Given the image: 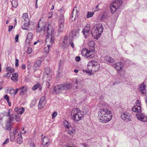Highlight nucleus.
I'll list each match as a JSON object with an SVG mask.
<instances>
[{
	"label": "nucleus",
	"mask_w": 147,
	"mask_h": 147,
	"mask_svg": "<svg viewBox=\"0 0 147 147\" xmlns=\"http://www.w3.org/2000/svg\"><path fill=\"white\" fill-rule=\"evenodd\" d=\"M42 20V18L40 20L36 28V31L37 32L42 33V34H44V32L46 33V42L48 49L46 47L44 49L45 51L47 53L49 52V48L54 43L55 34L54 30L51 26L48 24H46Z\"/></svg>",
	"instance_id": "f257e3e1"
},
{
	"label": "nucleus",
	"mask_w": 147,
	"mask_h": 147,
	"mask_svg": "<svg viewBox=\"0 0 147 147\" xmlns=\"http://www.w3.org/2000/svg\"><path fill=\"white\" fill-rule=\"evenodd\" d=\"M98 117L100 122L102 123H106L109 121L112 117L111 111L106 108H102L99 110Z\"/></svg>",
	"instance_id": "f03ea898"
},
{
	"label": "nucleus",
	"mask_w": 147,
	"mask_h": 147,
	"mask_svg": "<svg viewBox=\"0 0 147 147\" xmlns=\"http://www.w3.org/2000/svg\"><path fill=\"white\" fill-rule=\"evenodd\" d=\"M94 42L93 41H90L88 45L89 49L88 50H82V55L85 57L88 58H92L94 57V50L95 49L94 47Z\"/></svg>",
	"instance_id": "7ed1b4c3"
},
{
	"label": "nucleus",
	"mask_w": 147,
	"mask_h": 147,
	"mask_svg": "<svg viewBox=\"0 0 147 147\" xmlns=\"http://www.w3.org/2000/svg\"><path fill=\"white\" fill-rule=\"evenodd\" d=\"M103 31L102 25L100 23L94 26L91 30V33L94 38L98 39L100 36Z\"/></svg>",
	"instance_id": "20e7f679"
},
{
	"label": "nucleus",
	"mask_w": 147,
	"mask_h": 147,
	"mask_svg": "<svg viewBox=\"0 0 147 147\" xmlns=\"http://www.w3.org/2000/svg\"><path fill=\"white\" fill-rule=\"evenodd\" d=\"M72 88V84L71 83H66L58 85L54 87L53 91L55 94H58L64 90L70 89Z\"/></svg>",
	"instance_id": "39448f33"
},
{
	"label": "nucleus",
	"mask_w": 147,
	"mask_h": 147,
	"mask_svg": "<svg viewBox=\"0 0 147 147\" xmlns=\"http://www.w3.org/2000/svg\"><path fill=\"white\" fill-rule=\"evenodd\" d=\"M87 67L89 72H90V76L92 74L91 73L92 71L96 72L99 70L100 65L97 61L92 60L88 62Z\"/></svg>",
	"instance_id": "423d86ee"
},
{
	"label": "nucleus",
	"mask_w": 147,
	"mask_h": 147,
	"mask_svg": "<svg viewBox=\"0 0 147 147\" xmlns=\"http://www.w3.org/2000/svg\"><path fill=\"white\" fill-rule=\"evenodd\" d=\"M71 116L73 120L75 121H78L83 118V115L78 108H76L71 111Z\"/></svg>",
	"instance_id": "0eeeda50"
},
{
	"label": "nucleus",
	"mask_w": 147,
	"mask_h": 147,
	"mask_svg": "<svg viewBox=\"0 0 147 147\" xmlns=\"http://www.w3.org/2000/svg\"><path fill=\"white\" fill-rule=\"evenodd\" d=\"M123 1L121 0H117L114 1L111 5L110 8L112 14L114 13L119 9L122 5Z\"/></svg>",
	"instance_id": "6e6552de"
},
{
	"label": "nucleus",
	"mask_w": 147,
	"mask_h": 147,
	"mask_svg": "<svg viewBox=\"0 0 147 147\" xmlns=\"http://www.w3.org/2000/svg\"><path fill=\"white\" fill-rule=\"evenodd\" d=\"M131 117L130 114L127 111H124L121 113V118L125 121L128 122L130 121Z\"/></svg>",
	"instance_id": "1a4fd4ad"
},
{
	"label": "nucleus",
	"mask_w": 147,
	"mask_h": 147,
	"mask_svg": "<svg viewBox=\"0 0 147 147\" xmlns=\"http://www.w3.org/2000/svg\"><path fill=\"white\" fill-rule=\"evenodd\" d=\"M136 116L139 120L144 122L147 121V116L145 114L140 113L136 114Z\"/></svg>",
	"instance_id": "9d476101"
},
{
	"label": "nucleus",
	"mask_w": 147,
	"mask_h": 147,
	"mask_svg": "<svg viewBox=\"0 0 147 147\" xmlns=\"http://www.w3.org/2000/svg\"><path fill=\"white\" fill-rule=\"evenodd\" d=\"M18 130L16 129L13 132H10V139L11 141L14 142L16 141V138L20 134V133H18Z\"/></svg>",
	"instance_id": "9b49d317"
},
{
	"label": "nucleus",
	"mask_w": 147,
	"mask_h": 147,
	"mask_svg": "<svg viewBox=\"0 0 147 147\" xmlns=\"http://www.w3.org/2000/svg\"><path fill=\"white\" fill-rule=\"evenodd\" d=\"M132 110L134 112L137 113L140 112L141 111V104L138 100H136V105L132 108Z\"/></svg>",
	"instance_id": "f8f14e48"
},
{
	"label": "nucleus",
	"mask_w": 147,
	"mask_h": 147,
	"mask_svg": "<svg viewBox=\"0 0 147 147\" xmlns=\"http://www.w3.org/2000/svg\"><path fill=\"white\" fill-rule=\"evenodd\" d=\"M90 29V26L88 24H87L83 29L82 32L85 38H87L89 35Z\"/></svg>",
	"instance_id": "ddd939ff"
},
{
	"label": "nucleus",
	"mask_w": 147,
	"mask_h": 147,
	"mask_svg": "<svg viewBox=\"0 0 147 147\" xmlns=\"http://www.w3.org/2000/svg\"><path fill=\"white\" fill-rule=\"evenodd\" d=\"M45 96H42L41 97L38 106L39 109H42L45 105L46 104V101L45 100Z\"/></svg>",
	"instance_id": "4468645a"
},
{
	"label": "nucleus",
	"mask_w": 147,
	"mask_h": 147,
	"mask_svg": "<svg viewBox=\"0 0 147 147\" xmlns=\"http://www.w3.org/2000/svg\"><path fill=\"white\" fill-rule=\"evenodd\" d=\"M123 66V64L122 62L117 63L113 65V66L118 71L122 70Z\"/></svg>",
	"instance_id": "2eb2a0df"
},
{
	"label": "nucleus",
	"mask_w": 147,
	"mask_h": 147,
	"mask_svg": "<svg viewBox=\"0 0 147 147\" xmlns=\"http://www.w3.org/2000/svg\"><path fill=\"white\" fill-rule=\"evenodd\" d=\"M42 144L43 146H45L47 145H49L51 141L49 138L45 136L42 138Z\"/></svg>",
	"instance_id": "dca6fc26"
},
{
	"label": "nucleus",
	"mask_w": 147,
	"mask_h": 147,
	"mask_svg": "<svg viewBox=\"0 0 147 147\" xmlns=\"http://www.w3.org/2000/svg\"><path fill=\"white\" fill-rule=\"evenodd\" d=\"M79 35V31L78 30H74L71 32L70 34L69 38L72 39L75 36H78Z\"/></svg>",
	"instance_id": "f3484780"
},
{
	"label": "nucleus",
	"mask_w": 147,
	"mask_h": 147,
	"mask_svg": "<svg viewBox=\"0 0 147 147\" xmlns=\"http://www.w3.org/2000/svg\"><path fill=\"white\" fill-rule=\"evenodd\" d=\"M146 86L143 83L140 85L139 88V91L143 94H145L146 92Z\"/></svg>",
	"instance_id": "a211bd4d"
},
{
	"label": "nucleus",
	"mask_w": 147,
	"mask_h": 147,
	"mask_svg": "<svg viewBox=\"0 0 147 147\" xmlns=\"http://www.w3.org/2000/svg\"><path fill=\"white\" fill-rule=\"evenodd\" d=\"M42 61L40 60H38L34 64L33 68L35 70L37 69L38 67H40L41 65Z\"/></svg>",
	"instance_id": "6ab92c4d"
},
{
	"label": "nucleus",
	"mask_w": 147,
	"mask_h": 147,
	"mask_svg": "<svg viewBox=\"0 0 147 147\" xmlns=\"http://www.w3.org/2000/svg\"><path fill=\"white\" fill-rule=\"evenodd\" d=\"M59 11L60 13V15L59 18V21H64L65 19L64 14L65 13V11L63 10V8H61Z\"/></svg>",
	"instance_id": "aec40b11"
},
{
	"label": "nucleus",
	"mask_w": 147,
	"mask_h": 147,
	"mask_svg": "<svg viewBox=\"0 0 147 147\" xmlns=\"http://www.w3.org/2000/svg\"><path fill=\"white\" fill-rule=\"evenodd\" d=\"M76 8L75 7L73 9L72 14L71 15V16L70 18V20L73 21L76 18V16L77 14V11H75V9Z\"/></svg>",
	"instance_id": "412c9836"
},
{
	"label": "nucleus",
	"mask_w": 147,
	"mask_h": 147,
	"mask_svg": "<svg viewBox=\"0 0 147 147\" xmlns=\"http://www.w3.org/2000/svg\"><path fill=\"white\" fill-rule=\"evenodd\" d=\"M33 38V34L32 33L30 32L28 33L27 35V39L26 40V42L30 44V41L32 40Z\"/></svg>",
	"instance_id": "4be33fe9"
},
{
	"label": "nucleus",
	"mask_w": 147,
	"mask_h": 147,
	"mask_svg": "<svg viewBox=\"0 0 147 147\" xmlns=\"http://www.w3.org/2000/svg\"><path fill=\"white\" fill-rule=\"evenodd\" d=\"M16 115L14 114H10V115L9 116V117L8 119L9 120H8V123H11L12 121L15 120Z\"/></svg>",
	"instance_id": "5701e85b"
},
{
	"label": "nucleus",
	"mask_w": 147,
	"mask_h": 147,
	"mask_svg": "<svg viewBox=\"0 0 147 147\" xmlns=\"http://www.w3.org/2000/svg\"><path fill=\"white\" fill-rule=\"evenodd\" d=\"M69 46L67 42L66 41H63L60 44V46L64 50L67 49Z\"/></svg>",
	"instance_id": "b1692460"
},
{
	"label": "nucleus",
	"mask_w": 147,
	"mask_h": 147,
	"mask_svg": "<svg viewBox=\"0 0 147 147\" xmlns=\"http://www.w3.org/2000/svg\"><path fill=\"white\" fill-rule=\"evenodd\" d=\"M30 22L29 20L28 22L24 21V22L25 23L22 26V28L23 29L26 30H28L29 29L28 27L30 25Z\"/></svg>",
	"instance_id": "393cba45"
},
{
	"label": "nucleus",
	"mask_w": 147,
	"mask_h": 147,
	"mask_svg": "<svg viewBox=\"0 0 147 147\" xmlns=\"http://www.w3.org/2000/svg\"><path fill=\"white\" fill-rule=\"evenodd\" d=\"M45 75L50 77L51 75L50 68L49 67H47L45 69Z\"/></svg>",
	"instance_id": "a878e982"
},
{
	"label": "nucleus",
	"mask_w": 147,
	"mask_h": 147,
	"mask_svg": "<svg viewBox=\"0 0 147 147\" xmlns=\"http://www.w3.org/2000/svg\"><path fill=\"white\" fill-rule=\"evenodd\" d=\"M20 90V89L17 88L15 90L12 88H11L9 90V93L11 95L13 94L16 95L18 91Z\"/></svg>",
	"instance_id": "bb28decb"
},
{
	"label": "nucleus",
	"mask_w": 147,
	"mask_h": 147,
	"mask_svg": "<svg viewBox=\"0 0 147 147\" xmlns=\"http://www.w3.org/2000/svg\"><path fill=\"white\" fill-rule=\"evenodd\" d=\"M104 60L106 62L113 63L114 62L113 59L110 56H106L105 57Z\"/></svg>",
	"instance_id": "cd10ccee"
},
{
	"label": "nucleus",
	"mask_w": 147,
	"mask_h": 147,
	"mask_svg": "<svg viewBox=\"0 0 147 147\" xmlns=\"http://www.w3.org/2000/svg\"><path fill=\"white\" fill-rule=\"evenodd\" d=\"M22 18L23 22V20L27 22H28L29 20L28 18V14L27 13H24Z\"/></svg>",
	"instance_id": "c85d7f7f"
},
{
	"label": "nucleus",
	"mask_w": 147,
	"mask_h": 147,
	"mask_svg": "<svg viewBox=\"0 0 147 147\" xmlns=\"http://www.w3.org/2000/svg\"><path fill=\"white\" fill-rule=\"evenodd\" d=\"M63 123L64 126L67 129H69L71 127L70 124L66 120H65L63 121Z\"/></svg>",
	"instance_id": "c756f323"
},
{
	"label": "nucleus",
	"mask_w": 147,
	"mask_h": 147,
	"mask_svg": "<svg viewBox=\"0 0 147 147\" xmlns=\"http://www.w3.org/2000/svg\"><path fill=\"white\" fill-rule=\"evenodd\" d=\"M19 89H20V90H21V91L20 92V94L21 95H23L27 90L26 87L24 86L22 87Z\"/></svg>",
	"instance_id": "7c9ffc66"
},
{
	"label": "nucleus",
	"mask_w": 147,
	"mask_h": 147,
	"mask_svg": "<svg viewBox=\"0 0 147 147\" xmlns=\"http://www.w3.org/2000/svg\"><path fill=\"white\" fill-rule=\"evenodd\" d=\"M17 142L19 144H21L22 142V138L21 134H19L17 138Z\"/></svg>",
	"instance_id": "2f4dec72"
},
{
	"label": "nucleus",
	"mask_w": 147,
	"mask_h": 147,
	"mask_svg": "<svg viewBox=\"0 0 147 147\" xmlns=\"http://www.w3.org/2000/svg\"><path fill=\"white\" fill-rule=\"evenodd\" d=\"M12 7L14 8H16L18 5L17 0H13L12 2Z\"/></svg>",
	"instance_id": "473e14b6"
},
{
	"label": "nucleus",
	"mask_w": 147,
	"mask_h": 147,
	"mask_svg": "<svg viewBox=\"0 0 147 147\" xmlns=\"http://www.w3.org/2000/svg\"><path fill=\"white\" fill-rule=\"evenodd\" d=\"M11 123H8V121H7L5 124V129L7 131H9L11 129Z\"/></svg>",
	"instance_id": "72a5a7b5"
},
{
	"label": "nucleus",
	"mask_w": 147,
	"mask_h": 147,
	"mask_svg": "<svg viewBox=\"0 0 147 147\" xmlns=\"http://www.w3.org/2000/svg\"><path fill=\"white\" fill-rule=\"evenodd\" d=\"M40 84L38 83L34 85L32 88V89L33 90H36L38 88H40Z\"/></svg>",
	"instance_id": "f704fd0d"
},
{
	"label": "nucleus",
	"mask_w": 147,
	"mask_h": 147,
	"mask_svg": "<svg viewBox=\"0 0 147 147\" xmlns=\"http://www.w3.org/2000/svg\"><path fill=\"white\" fill-rule=\"evenodd\" d=\"M6 69L7 71H9L10 73L13 72L15 70L14 68L8 67L6 68Z\"/></svg>",
	"instance_id": "c9c22d12"
},
{
	"label": "nucleus",
	"mask_w": 147,
	"mask_h": 147,
	"mask_svg": "<svg viewBox=\"0 0 147 147\" xmlns=\"http://www.w3.org/2000/svg\"><path fill=\"white\" fill-rule=\"evenodd\" d=\"M64 26L61 25H59V28L58 30L59 32H62L63 31L64 28Z\"/></svg>",
	"instance_id": "e433bc0d"
},
{
	"label": "nucleus",
	"mask_w": 147,
	"mask_h": 147,
	"mask_svg": "<svg viewBox=\"0 0 147 147\" xmlns=\"http://www.w3.org/2000/svg\"><path fill=\"white\" fill-rule=\"evenodd\" d=\"M94 13L93 12H88L87 15V18H89L91 17L94 15Z\"/></svg>",
	"instance_id": "4c0bfd02"
},
{
	"label": "nucleus",
	"mask_w": 147,
	"mask_h": 147,
	"mask_svg": "<svg viewBox=\"0 0 147 147\" xmlns=\"http://www.w3.org/2000/svg\"><path fill=\"white\" fill-rule=\"evenodd\" d=\"M16 117L15 120H16V121L18 122L20 121L21 120V117L19 115H16Z\"/></svg>",
	"instance_id": "58836bf2"
},
{
	"label": "nucleus",
	"mask_w": 147,
	"mask_h": 147,
	"mask_svg": "<svg viewBox=\"0 0 147 147\" xmlns=\"http://www.w3.org/2000/svg\"><path fill=\"white\" fill-rule=\"evenodd\" d=\"M70 39V40L69 41V43L71 47L72 48H74V42L72 40V38H71V39Z\"/></svg>",
	"instance_id": "ea45409f"
},
{
	"label": "nucleus",
	"mask_w": 147,
	"mask_h": 147,
	"mask_svg": "<svg viewBox=\"0 0 147 147\" xmlns=\"http://www.w3.org/2000/svg\"><path fill=\"white\" fill-rule=\"evenodd\" d=\"M32 51V48L30 47H28L27 50V53L29 54H31Z\"/></svg>",
	"instance_id": "a19ab883"
},
{
	"label": "nucleus",
	"mask_w": 147,
	"mask_h": 147,
	"mask_svg": "<svg viewBox=\"0 0 147 147\" xmlns=\"http://www.w3.org/2000/svg\"><path fill=\"white\" fill-rule=\"evenodd\" d=\"M106 14L105 13H104L103 14L102 16L101 17L100 20H102L104 19H106Z\"/></svg>",
	"instance_id": "79ce46f5"
},
{
	"label": "nucleus",
	"mask_w": 147,
	"mask_h": 147,
	"mask_svg": "<svg viewBox=\"0 0 147 147\" xmlns=\"http://www.w3.org/2000/svg\"><path fill=\"white\" fill-rule=\"evenodd\" d=\"M11 73L9 72H8L7 73L3 75V77L6 78V77H9L10 76Z\"/></svg>",
	"instance_id": "37998d69"
},
{
	"label": "nucleus",
	"mask_w": 147,
	"mask_h": 147,
	"mask_svg": "<svg viewBox=\"0 0 147 147\" xmlns=\"http://www.w3.org/2000/svg\"><path fill=\"white\" fill-rule=\"evenodd\" d=\"M11 80L14 82H17L18 80V78L15 77H12L11 78Z\"/></svg>",
	"instance_id": "c03bdc74"
},
{
	"label": "nucleus",
	"mask_w": 147,
	"mask_h": 147,
	"mask_svg": "<svg viewBox=\"0 0 147 147\" xmlns=\"http://www.w3.org/2000/svg\"><path fill=\"white\" fill-rule=\"evenodd\" d=\"M4 99L6 100L7 102H8L9 101V98L7 95H6L4 96Z\"/></svg>",
	"instance_id": "a18cd8bd"
},
{
	"label": "nucleus",
	"mask_w": 147,
	"mask_h": 147,
	"mask_svg": "<svg viewBox=\"0 0 147 147\" xmlns=\"http://www.w3.org/2000/svg\"><path fill=\"white\" fill-rule=\"evenodd\" d=\"M57 113L56 111L54 112L52 115V118L53 119L57 115Z\"/></svg>",
	"instance_id": "49530a36"
},
{
	"label": "nucleus",
	"mask_w": 147,
	"mask_h": 147,
	"mask_svg": "<svg viewBox=\"0 0 147 147\" xmlns=\"http://www.w3.org/2000/svg\"><path fill=\"white\" fill-rule=\"evenodd\" d=\"M18 74L17 73H15L12 74V77H15L18 78Z\"/></svg>",
	"instance_id": "de8ad7c7"
},
{
	"label": "nucleus",
	"mask_w": 147,
	"mask_h": 147,
	"mask_svg": "<svg viewBox=\"0 0 147 147\" xmlns=\"http://www.w3.org/2000/svg\"><path fill=\"white\" fill-rule=\"evenodd\" d=\"M18 60L17 59H16L15 60V66L16 67H18Z\"/></svg>",
	"instance_id": "09e8293b"
},
{
	"label": "nucleus",
	"mask_w": 147,
	"mask_h": 147,
	"mask_svg": "<svg viewBox=\"0 0 147 147\" xmlns=\"http://www.w3.org/2000/svg\"><path fill=\"white\" fill-rule=\"evenodd\" d=\"M9 139L8 138H7L3 143V144H2V145H4L5 144H6L7 143H8L9 142Z\"/></svg>",
	"instance_id": "8fccbe9b"
},
{
	"label": "nucleus",
	"mask_w": 147,
	"mask_h": 147,
	"mask_svg": "<svg viewBox=\"0 0 147 147\" xmlns=\"http://www.w3.org/2000/svg\"><path fill=\"white\" fill-rule=\"evenodd\" d=\"M64 21H59V25H64Z\"/></svg>",
	"instance_id": "3c124183"
},
{
	"label": "nucleus",
	"mask_w": 147,
	"mask_h": 147,
	"mask_svg": "<svg viewBox=\"0 0 147 147\" xmlns=\"http://www.w3.org/2000/svg\"><path fill=\"white\" fill-rule=\"evenodd\" d=\"M80 60V57L79 56L76 57L75 58V60L77 62H79Z\"/></svg>",
	"instance_id": "603ef678"
},
{
	"label": "nucleus",
	"mask_w": 147,
	"mask_h": 147,
	"mask_svg": "<svg viewBox=\"0 0 147 147\" xmlns=\"http://www.w3.org/2000/svg\"><path fill=\"white\" fill-rule=\"evenodd\" d=\"M98 5L99 4L97 5V6L96 7V8L94 9V11H98L99 10V9L98 8Z\"/></svg>",
	"instance_id": "864d4df0"
},
{
	"label": "nucleus",
	"mask_w": 147,
	"mask_h": 147,
	"mask_svg": "<svg viewBox=\"0 0 147 147\" xmlns=\"http://www.w3.org/2000/svg\"><path fill=\"white\" fill-rule=\"evenodd\" d=\"M18 38H19V35L18 34H17L15 38L16 42H18Z\"/></svg>",
	"instance_id": "5fc2aeb1"
},
{
	"label": "nucleus",
	"mask_w": 147,
	"mask_h": 147,
	"mask_svg": "<svg viewBox=\"0 0 147 147\" xmlns=\"http://www.w3.org/2000/svg\"><path fill=\"white\" fill-rule=\"evenodd\" d=\"M13 26H9V29H8L9 31L10 32L12 30V29L13 28Z\"/></svg>",
	"instance_id": "6e6d98bb"
},
{
	"label": "nucleus",
	"mask_w": 147,
	"mask_h": 147,
	"mask_svg": "<svg viewBox=\"0 0 147 147\" xmlns=\"http://www.w3.org/2000/svg\"><path fill=\"white\" fill-rule=\"evenodd\" d=\"M104 98V95H101L99 97V99L100 100H103Z\"/></svg>",
	"instance_id": "4d7b16f0"
},
{
	"label": "nucleus",
	"mask_w": 147,
	"mask_h": 147,
	"mask_svg": "<svg viewBox=\"0 0 147 147\" xmlns=\"http://www.w3.org/2000/svg\"><path fill=\"white\" fill-rule=\"evenodd\" d=\"M68 133L70 135H72L74 133V132L73 131H68Z\"/></svg>",
	"instance_id": "13d9d810"
},
{
	"label": "nucleus",
	"mask_w": 147,
	"mask_h": 147,
	"mask_svg": "<svg viewBox=\"0 0 147 147\" xmlns=\"http://www.w3.org/2000/svg\"><path fill=\"white\" fill-rule=\"evenodd\" d=\"M11 109H9V111H8V112L7 113V116H10V113L11 112Z\"/></svg>",
	"instance_id": "bf43d9fd"
},
{
	"label": "nucleus",
	"mask_w": 147,
	"mask_h": 147,
	"mask_svg": "<svg viewBox=\"0 0 147 147\" xmlns=\"http://www.w3.org/2000/svg\"><path fill=\"white\" fill-rule=\"evenodd\" d=\"M22 67L23 69H24L26 68V66L25 64H22Z\"/></svg>",
	"instance_id": "052dcab7"
},
{
	"label": "nucleus",
	"mask_w": 147,
	"mask_h": 147,
	"mask_svg": "<svg viewBox=\"0 0 147 147\" xmlns=\"http://www.w3.org/2000/svg\"><path fill=\"white\" fill-rule=\"evenodd\" d=\"M22 109H23V111H19V113L20 114H22L24 112V108H22Z\"/></svg>",
	"instance_id": "680f3d73"
},
{
	"label": "nucleus",
	"mask_w": 147,
	"mask_h": 147,
	"mask_svg": "<svg viewBox=\"0 0 147 147\" xmlns=\"http://www.w3.org/2000/svg\"><path fill=\"white\" fill-rule=\"evenodd\" d=\"M3 113H0V119H3Z\"/></svg>",
	"instance_id": "e2e57ef3"
},
{
	"label": "nucleus",
	"mask_w": 147,
	"mask_h": 147,
	"mask_svg": "<svg viewBox=\"0 0 147 147\" xmlns=\"http://www.w3.org/2000/svg\"><path fill=\"white\" fill-rule=\"evenodd\" d=\"M3 124V119H0V124L2 125Z\"/></svg>",
	"instance_id": "0e129e2a"
},
{
	"label": "nucleus",
	"mask_w": 147,
	"mask_h": 147,
	"mask_svg": "<svg viewBox=\"0 0 147 147\" xmlns=\"http://www.w3.org/2000/svg\"><path fill=\"white\" fill-rule=\"evenodd\" d=\"M119 74L120 76H121L122 77H123L125 76L124 74H123L121 73H119Z\"/></svg>",
	"instance_id": "69168bd1"
},
{
	"label": "nucleus",
	"mask_w": 147,
	"mask_h": 147,
	"mask_svg": "<svg viewBox=\"0 0 147 147\" xmlns=\"http://www.w3.org/2000/svg\"><path fill=\"white\" fill-rule=\"evenodd\" d=\"M75 83L77 84H78L79 82L78 81V80H76V81L75 82Z\"/></svg>",
	"instance_id": "338daca9"
},
{
	"label": "nucleus",
	"mask_w": 147,
	"mask_h": 147,
	"mask_svg": "<svg viewBox=\"0 0 147 147\" xmlns=\"http://www.w3.org/2000/svg\"><path fill=\"white\" fill-rule=\"evenodd\" d=\"M64 40H67L68 39V37L67 36H65L64 38Z\"/></svg>",
	"instance_id": "774afa93"
}]
</instances>
